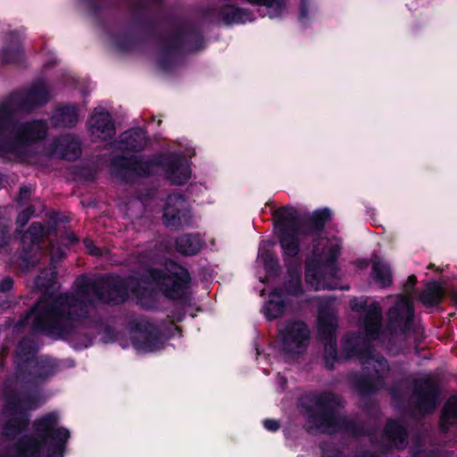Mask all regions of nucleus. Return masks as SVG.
I'll return each instance as SVG.
<instances>
[{"label": "nucleus", "instance_id": "f257e3e1", "mask_svg": "<svg viewBox=\"0 0 457 457\" xmlns=\"http://www.w3.org/2000/svg\"><path fill=\"white\" fill-rule=\"evenodd\" d=\"M35 288L42 293L35 305L20 324H24L31 315L32 331L53 340L69 341L75 349L92 345L102 324L89 317L92 299H81L76 293H61L55 295L60 285L56 270H42L34 279Z\"/></svg>", "mask_w": 457, "mask_h": 457}, {"label": "nucleus", "instance_id": "f03ea898", "mask_svg": "<svg viewBox=\"0 0 457 457\" xmlns=\"http://www.w3.org/2000/svg\"><path fill=\"white\" fill-rule=\"evenodd\" d=\"M4 411L8 416L2 425V438L15 441L12 449L15 454L2 453L0 457H64L69 429L58 427V415L46 413L32 423L33 433L21 436L30 422V411L39 406L37 394L21 390L17 381L5 380L3 386Z\"/></svg>", "mask_w": 457, "mask_h": 457}, {"label": "nucleus", "instance_id": "7ed1b4c3", "mask_svg": "<svg viewBox=\"0 0 457 457\" xmlns=\"http://www.w3.org/2000/svg\"><path fill=\"white\" fill-rule=\"evenodd\" d=\"M83 1L96 19L100 18L104 10L118 11L123 6L126 7L131 25L144 29L146 37L155 41L159 51L157 65L163 71L172 70L184 54H193L205 48L202 29L192 22L180 23L165 37L158 32L150 5H160L163 0Z\"/></svg>", "mask_w": 457, "mask_h": 457}, {"label": "nucleus", "instance_id": "20e7f679", "mask_svg": "<svg viewBox=\"0 0 457 457\" xmlns=\"http://www.w3.org/2000/svg\"><path fill=\"white\" fill-rule=\"evenodd\" d=\"M112 172L122 180L129 182L130 175L147 179L154 175V167L165 170L166 179L176 186L185 185L190 179V170L183 165V159L175 153H158L148 159L140 155L117 154L111 159Z\"/></svg>", "mask_w": 457, "mask_h": 457}, {"label": "nucleus", "instance_id": "39448f33", "mask_svg": "<svg viewBox=\"0 0 457 457\" xmlns=\"http://www.w3.org/2000/svg\"><path fill=\"white\" fill-rule=\"evenodd\" d=\"M273 218L278 240L279 241L284 234L293 235L300 247V237L320 238L325 225L332 218V212L328 207H323L300 219L296 209L287 205L275 210Z\"/></svg>", "mask_w": 457, "mask_h": 457}, {"label": "nucleus", "instance_id": "423d86ee", "mask_svg": "<svg viewBox=\"0 0 457 457\" xmlns=\"http://www.w3.org/2000/svg\"><path fill=\"white\" fill-rule=\"evenodd\" d=\"M135 280L133 277L119 274H103L96 278L82 275L76 279L78 294L81 299H95L108 305H120L129 297V287Z\"/></svg>", "mask_w": 457, "mask_h": 457}, {"label": "nucleus", "instance_id": "0eeeda50", "mask_svg": "<svg viewBox=\"0 0 457 457\" xmlns=\"http://www.w3.org/2000/svg\"><path fill=\"white\" fill-rule=\"evenodd\" d=\"M341 408H344L343 398L333 392L310 394L298 402L299 411L309 425L308 433L312 428L331 433Z\"/></svg>", "mask_w": 457, "mask_h": 457}, {"label": "nucleus", "instance_id": "6e6552de", "mask_svg": "<svg viewBox=\"0 0 457 457\" xmlns=\"http://www.w3.org/2000/svg\"><path fill=\"white\" fill-rule=\"evenodd\" d=\"M48 132L45 120H33L19 123L15 120L13 129L0 135V155L12 154L16 156H28L27 147L44 140Z\"/></svg>", "mask_w": 457, "mask_h": 457}, {"label": "nucleus", "instance_id": "1a4fd4ad", "mask_svg": "<svg viewBox=\"0 0 457 457\" xmlns=\"http://www.w3.org/2000/svg\"><path fill=\"white\" fill-rule=\"evenodd\" d=\"M50 100V92L43 84H35L22 92H13L0 104V135L13 129L15 110L30 112L45 105Z\"/></svg>", "mask_w": 457, "mask_h": 457}, {"label": "nucleus", "instance_id": "9d476101", "mask_svg": "<svg viewBox=\"0 0 457 457\" xmlns=\"http://www.w3.org/2000/svg\"><path fill=\"white\" fill-rule=\"evenodd\" d=\"M141 280L154 283L165 298L177 301L185 296L191 276L187 268L178 265L174 270L149 268Z\"/></svg>", "mask_w": 457, "mask_h": 457}, {"label": "nucleus", "instance_id": "9b49d317", "mask_svg": "<svg viewBox=\"0 0 457 457\" xmlns=\"http://www.w3.org/2000/svg\"><path fill=\"white\" fill-rule=\"evenodd\" d=\"M278 244L287 268L283 294L295 297L301 296L304 292L302 284V262L298 258L301 248L293 235L289 234H284Z\"/></svg>", "mask_w": 457, "mask_h": 457}, {"label": "nucleus", "instance_id": "f8f14e48", "mask_svg": "<svg viewBox=\"0 0 457 457\" xmlns=\"http://www.w3.org/2000/svg\"><path fill=\"white\" fill-rule=\"evenodd\" d=\"M318 335L324 345V366L327 370L335 369L339 362L337 345V317L333 312L326 307H320L318 312Z\"/></svg>", "mask_w": 457, "mask_h": 457}, {"label": "nucleus", "instance_id": "ddd939ff", "mask_svg": "<svg viewBox=\"0 0 457 457\" xmlns=\"http://www.w3.org/2000/svg\"><path fill=\"white\" fill-rule=\"evenodd\" d=\"M278 331L285 352L302 353L307 349L310 341V329L305 322L290 320L283 328H279Z\"/></svg>", "mask_w": 457, "mask_h": 457}, {"label": "nucleus", "instance_id": "4468645a", "mask_svg": "<svg viewBox=\"0 0 457 457\" xmlns=\"http://www.w3.org/2000/svg\"><path fill=\"white\" fill-rule=\"evenodd\" d=\"M337 267L320 262L316 253L305 260V282L315 290L329 287L328 281L336 278Z\"/></svg>", "mask_w": 457, "mask_h": 457}, {"label": "nucleus", "instance_id": "2eb2a0df", "mask_svg": "<svg viewBox=\"0 0 457 457\" xmlns=\"http://www.w3.org/2000/svg\"><path fill=\"white\" fill-rule=\"evenodd\" d=\"M190 218L191 212L186 205L185 196L179 193L169 195L162 212L163 225L171 229H179Z\"/></svg>", "mask_w": 457, "mask_h": 457}, {"label": "nucleus", "instance_id": "dca6fc26", "mask_svg": "<svg viewBox=\"0 0 457 457\" xmlns=\"http://www.w3.org/2000/svg\"><path fill=\"white\" fill-rule=\"evenodd\" d=\"M56 365L46 357L33 359L29 364H19L17 379L32 385L45 382L55 373Z\"/></svg>", "mask_w": 457, "mask_h": 457}, {"label": "nucleus", "instance_id": "f3484780", "mask_svg": "<svg viewBox=\"0 0 457 457\" xmlns=\"http://www.w3.org/2000/svg\"><path fill=\"white\" fill-rule=\"evenodd\" d=\"M134 329L137 335L132 337V345L137 350L151 353L163 346L162 335L154 323L140 320L136 322Z\"/></svg>", "mask_w": 457, "mask_h": 457}, {"label": "nucleus", "instance_id": "a211bd4d", "mask_svg": "<svg viewBox=\"0 0 457 457\" xmlns=\"http://www.w3.org/2000/svg\"><path fill=\"white\" fill-rule=\"evenodd\" d=\"M414 313L412 301L407 296H401L388 310V325L391 328L407 333L412 328Z\"/></svg>", "mask_w": 457, "mask_h": 457}, {"label": "nucleus", "instance_id": "6ab92c4d", "mask_svg": "<svg viewBox=\"0 0 457 457\" xmlns=\"http://www.w3.org/2000/svg\"><path fill=\"white\" fill-rule=\"evenodd\" d=\"M413 396L415 397V409L419 412L431 413L438 403L439 387L432 378H422L414 384Z\"/></svg>", "mask_w": 457, "mask_h": 457}, {"label": "nucleus", "instance_id": "aec40b11", "mask_svg": "<svg viewBox=\"0 0 457 457\" xmlns=\"http://www.w3.org/2000/svg\"><path fill=\"white\" fill-rule=\"evenodd\" d=\"M88 124L91 136L102 141H107L115 137V123L110 112L103 107L94 109L90 115Z\"/></svg>", "mask_w": 457, "mask_h": 457}, {"label": "nucleus", "instance_id": "412c9836", "mask_svg": "<svg viewBox=\"0 0 457 457\" xmlns=\"http://www.w3.org/2000/svg\"><path fill=\"white\" fill-rule=\"evenodd\" d=\"M361 337L355 333H348L342 342V349L346 353V357H357L362 364L369 363L375 360V354L371 346V342L367 337L362 345H360Z\"/></svg>", "mask_w": 457, "mask_h": 457}, {"label": "nucleus", "instance_id": "4be33fe9", "mask_svg": "<svg viewBox=\"0 0 457 457\" xmlns=\"http://www.w3.org/2000/svg\"><path fill=\"white\" fill-rule=\"evenodd\" d=\"M218 17L226 26L245 24L248 21H253L255 19L252 11L232 3L222 4L218 11Z\"/></svg>", "mask_w": 457, "mask_h": 457}, {"label": "nucleus", "instance_id": "5701e85b", "mask_svg": "<svg viewBox=\"0 0 457 457\" xmlns=\"http://www.w3.org/2000/svg\"><path fill=\"white\" fill-rule=\"evenodd\" d=\"M148 143L146 130L141 127L129 129L120 135L119 148L124 152L139 153Z\"/></svg>", "mask_w": 457, "mask_h": 457}, {"label": "nucleus", "instance_id": "b1692460", "mask_svg": "<svg viewBox=\"0 0 457 457\" xmlns=\"http://www.w3.org/2000/svg\"><path fill=\"white\" fill-rule=\"evenodd\" d=\"M363 329L369 340H378L382 331V308L378 302L370 304L369 310L364 313Z\"/></svg>", "mask_w": 457, "mask_h": 457}, {"label": "nucleus", "instance_id": "393cba45", "mask_svg": "<svg viewBox=\"0 0 457 457\" xmlns=\"http://www.w3.org/2000/svg\"><path fill=\"white\" fill-rule=\"evenodd\" d=\"M353 386L361 397L374 395L385 384V378L375 370V374H359L355 375L353 381Z\"/></svg>", "mask_w": 457, "mask_h": 457}, {"label": "nucleus", "instance_id": "a878e982", "mask_svg": "<svg viewBox=\"0 0 457 457\" xmlns=\"http://www.w3.org/2000/svg\"><path fill=\"white\" fill-rule=\"evenodd\" d=\"M24 57L21 37L16 31H10L6 37L5 46L1 51L2 62L4 64H17L22 62Z\"/></svg>", "mask_w": 457, "mask_h": 457}, {"label": "nucleus", "instance_id": "bb28decb", "mask_svg": "<svg viewBox=\"0 0 457 457\" xmlns=\"http://www.w3.org/2000/svg\"><path fill=\"white\" fill-rule=\"evenodd\" d=\"M204 245V240L198 233H183L174 241V249L183 256H195Z\"/></svg>", "mask_w": 457, "mask_h": 457}, {"label": "nucleus", "instance_id": "cd10ccee", "mask_svg": "<svg viewBox=\"0 0 457 457\" xmlns=\"http://www.w3.org/2000/svg\"><path fill=\"white\" fill-rule=\"evenodd\" d=\"M384 436L396 449L402 450L407 445V428L398 420L390 419L386 420Z\"/></svg>", "mask_w": 457, "mask_h": 457}, {"label": "nucleus", "instance_id": "c85d7f7f", "mask_svg": "<svg viewBox=\"0 0 457 457\" xmlns=\"http://www.w3.org/2000/svg\"><path fill=\"white\" fill-rule=\"evenodd\" d=\"M79 121V111L75 104H66L57 107L51 117L54 127L73 128Z\"/></svg>", "mask_w": 457, "mask_h": 457}, {"label": "nucleus", "instance_id": "c756f323", "mask_svg": "<svg viewBox=\"0 0 457 457\" xmlns=\"http://www.w3.org/2000/svg\"><path fill=\"white\" fill-rule=\"evenodd\" d=\"M312 253H316L320 262L337 267V262L341 252L340 245L330 242L324 243L320 238H312Z\"/></svg>", "mask_w": 457, "mask_h": 457}, {"label": "nucleus", "instance_id": "7c9ffc66", "mask_svg": "<svg viewBox=\"0 0 457 457\" xmlns=\"http://www.w3.org/2000/svg\"><path fill=\"white\" fill-rule=\"evenodd\" d=\"M52 146L63 159H77L81 154L80 142L70 135L54 139Z\"/></svg>", "mask_w": 457, "mask_h": 457}, {"label": "nucleus", "instance_id": "2f4dec72", "mask_svg": "<svg viewBox=\"0 0 457 457\" xmlns=\"http://www.w3.org/2000/svg\"><path fill=\"white\" fill-rule=\"evenodd\" d=\"M270 296V298L264 305L265 317L268 320L279 319L284 315L287 308L282 288L272 289Z\"/></svg>", "mask_w": 457, "mask_h": 457}, {"label": "nucleus", "instance_id": "473e14b6", "mask_svg": "<svg viewBox=\"0 0 457 457\" xmlns=\"http://www.w3.org/2000/svg\"><path fill=\"white\" fill-rule=\"evenodd\" d=\"M331 432H343L355 438L364 436L367 434L364 424L361 421L340 414Z\"/></svg>", "mask_w": 457, "mask_h": 457}, {"label": "nucleus", "instance_id": "72a5a7b5", "mask_svg": "<svg viewBox=\"0 0 457 457\" xmlns=\"http://www.w3.org/2000/svg\"><path fill=\"white\" fill-rule=\"evenodd\" d=\"M445 297V291L440 282L431 280L428 282L420 293L419 300L425 307H436Z\"/></svg>", "mask_w": 457, "mask_h": 457}, {"label": "nucleus", "instance_id": "f704fd0d", "mask_svg": "<svg viewBox=\"0 0 457 457\" xmlns=\"http://www.w3.org/2000/svg\"><path fill=\"white\" fill-rule=\"evenodd\" d=\"M44 237L45 227L40 222H32L21 238L25 254H28L34 246H37Z\"/></svg>", "mask_w": 457, "mask_h": 457}, {"label": "nucleus", "instance_id": "c9c22d12", "mask_svg": "<svg viewBox=\"0 0 457 457\" xmlns=\"http://www.w3.org/2000/svg\"><path fill=\"white\" fill-rule=\"evenodd\" d=\"M16 352L21 361V364H29L37 352V342L33 338L25 337L18 343Z\"/></svg>", "mask_w": 457, "mask_h": 457}, {"label": "nucleus", "instance_id": "e433bc0d", "mask_svg": "<svg viewBox=\"0 0 457 457\" xmlns=\"http://www.w3.org/2000/svg\"><path fill=\"white\" fill-rule=\"evenodd\" d=\"M371 275L374 280L380 284L382 287H387L393 282L391 270L386 264L381 262L373 263Z\"/></svg>", "mask_w": 457, "mask_h": 457}, {"label": "nucleus", "instance_id": "4c0bfd02", "mask_svg": "<svg viewBox=\"0 0 457 457\" xmlns=\"http://www.w3.org/2000/svg\"><path fill=\"white\" fill-rule=\"evenodd\" d=\"M113 45L121 53L132 52L138 45V39L128 33L116 34L112 37Z\"/></svg>", "mask_w": 457, "mask_h": 457}, {"label": "nucleus", "instance_id": "58836bf2", "mask_svg": "<svg viewBox=\"0 0 457 457\" xmlns=\"http://www.w3.org/2000/svg\"><path fill=\"white\" fill-rule=\"evenodd\" d=\"M263 267L269 276L278 277L280 273L279 262L270 252H267L263 257Z\"/></svg>", "mask_w": 457, "mask_h": 457}, {"label": "nucleus", "instance_id": "ea45409f", "mask_svg": "<svg viewBox=\"0 0 457 457\" xmlns=\"http://www.w3.org/2000/svg\"><path fill=\"white\" fill-rule=\"evenodd\" d=\"M320 457H342V451L333 442L324 441L320 444Z\"/></svg>", "mask_w": 457, "mask_h": 457}, {"label": "nucleus", "instance_id": "a19ab883", "mask_svg": "<svg viewBox=\"0 0 457 457\" xmlns=\"http://www.w3.org/2000/svg\"><path fill=\"white\" fill-rule=\"evenodd\" d=\"M443 418L457 420V395L450 397L442 410Z\"/></svg>", "mask_w": 457, "mask_h": 457}, {"label": "nucleus", "instance_id": "79ce46f5", "mask_svg": "<svg viewBox=\"0 0 457 457\" xmlns=\"http://www.w3.org/2000/svg\"><path fill=\"white\" fill-rule=\"evenodd\" d=\"M129 289L132 295L140 302L153 295V292L148 287L138 282L135 283L131 287H129Z\"/></svg>", "mask_w": 457, "mask_h": 457}, {"label": "nucleus", "instance_id": "37998d69", "mask_svg": "<svg viewBox=\"0 0 457 457\" xmlns=\"http://www.w3.org/2000/svg\"><path fill=\"white\" fill-rule=\"evenodd\" d=\"M34 212L35 208L31 205L21 211L16 218V225L20 228L25 227Z\"/></svg>", "mask_w": 457, "mask_h": 457}, {"label": "nucleus", "instance_id": "c03bdc74", "mask_svg": "<svg viewBox=\"0 0 457 457\" xmlns=\"http://www.w3.org/2000/svg\"><path fill=\"white\" fill-rule=\"evenodd\" d=\"M102 335V340L104 343L113 342L117 337L116 329L109 325L103 326Z\"/></svg>", "mask_w": 457, "mask_h": 457}, {"label": "nucleus", "instance_id": "a18cd8bd", "mask_svg": "<svg viewBox=\"0 0 457 457\" xmlns=\"http://www.w3.org/2000/svg\"><path fill=\"white\" fill-rule=\"evenodd\" d=\"M351 309L356 312H366L369 310L370 304L366 300L360 301L357 298H353L350 301Z\"/></svg>", "mask_w": 457, "mask_h": 457}, {"label": "nucleus", "instance_id": "49530a36", "mask_svg": "<svg viewBox=\"0 0 457 457\" xmlns=\"http://www.w3.org/2000/svg\"><path fill=\"white\" fill-rule=\"evenodd\" d=\"M299 21L302 24H306L309 21V2L308 0H301Z\"/></svg>", "mask_w": 457, "mask_h": 457}, {"label": "nucleus", "instance_id": "de8ad7c7", "mask_svg": "<svg viewBox=\"0 0 457 457\" xmlns=\"http://www.w3.org/2000/svg\"><path fill=\"white\" fill-rule=\"evenodd\" d=\"M253 5L267 6V7H281V0H248Z\"/></svg>", "mask_w": 457, "mask_h": 457}, {"label": "nucleus", "instance_id": "09e8293b", "mask_svg": "<svg viewBox=\"0 0 457 457\" xmlns=\"http://www.w3.org/2000/svg\"><path fill=\"white\" fill-rule=\"evenodd\" d=\"M373 361H375L378 365V368L375 367L374 370H378L379 371V373L385 377V373L387 372L389 370L387 360L383 356H378V357L375 358V360H373Z\"/></svg>", "mask_w": 457, "mask_h": 457}, {"label": "nucleus", "instance_id": "8fccbe9b", "mask_svg": "<svg viewBox=\"0 0 457 457\" xmlns=\"http://www.w3.org/2000/svg\"><path fill=\"white\" fill-rule=\"evenodd\" d=\"M416 284H417V277L415 275H410L407 278V280L405 281V283L403 284V290L406 294H410L411 293L415 287H416Z\"/></svg>", "mask_w": 457, "mask_h": 457}, {"label": "nucleus", "instance_id": "3c124183", "mask_svg": "<svg viewBox=\"0 0 457 457\" xmlns=\"http://www.w3.org/2000/svg\"><path fill=\"white\" fill-rule=\"evenodd\" d=\"M13 279L7 276L4 278L2 280H0V292L1 293H7L12 290L13 287Z\"/></svg>", "mask_w": 457, "mask_h": 457}, {"label": "nucleus", "instance_id": "603ef678", "mask_svg": "<svg viewBox=\"0 0 457 457\" xmlns=\"http://www.w3.org/2000/svg\"><path fill=\"white\" fill-rule=\"evenodd\" d=\"M263 426L267 430H269L270 432H276L279 429L280 423L278 420H276L266 419L263 421Z\"/></svg>", "mask_w": 457, "mask_h": 457}, {"label": "nucleus", "instance_id": "864d4df0", "mask_svg": "<svg viewBox=\"0 0 457 457\" xmlns=\"http://www.w3.org/2000/svg\"><path fill=\"white\" fill-rule=\"evenodd\" d=\"M85 245L87 248L89 253L93 256H101L103 252L100 247H97L94 245L92 241L85 242Z\"/></svg>", "mask_w": 457, "mask_h": 457}, {"label": "nucleus", "instance_id": "5fc2aeb1", "mask_svg": "<svg viewBox=\"0 0 457 457\" xmlns=\"http://www.w3.org/2000/svg\"><path fill=\"white\" fill-rule=\"evenodd\" d=\"M170 317L177 322L182 321L185 318V311L183 308H175L171 311Z\"/></svg>", "mask_w": 457, "mask_h": 457}, {"label": "nucleus", "instance_id": "6e6d98bb", "mask_svg": "<svg viewBox=\"0 0 457 457\" xmlns=\"http://www.w3.org/2000/svg\"><path fill=\"white\" fill-rule=\"evenodd\" d=\"M449 420L450 418H443V413H441L439 420V428L441 431L447 432L449 430V428L451 426Z\"/></svg>", "mask_w": 457, "mask_h": 457}, {"label": "nucleus", "instance_id": "4d7b16f0", "mask_svg": "<svg viewBox=\"0 0 457 457\" xmlns=\"http://www.w3.org/2000/svg\"><path fill=\"white\" fill-rule=\"evenodd\" d=\"M30 196V188L27 186H22L19 190V198L21 200H28Z\"/></svg>", "mask_w": 457, "mask_h": 457}, {"label": "nucleus", "instance_id": "13d9d810", "mask_svg": "<svg viewBox=\"0 0 457 457\" xmlns=\"http://www.w3.org/2000/svg\"><path fill=\"white\" fill-rule=\"evenodd\" d=\"M453 299L454 300V302L457 304V291L453 294Z\"/></svg>", "mask_w": 457, "mask_h": 457}, {"label": "nucleus", "instance_id": "bf43d9fd", "mask_svg": "<svg viewBox=\"0 0 457 457\" xmlns=\"http://www.w3.org/2000/svg\"><path fill=\"white\" fill-rule=\"evenodd\" d=\"M355 457H367V452H365V453H361L360 455H357Z\"/></svg>", "mask_w": 457, "mask_h": 457}, {"label": "nucleus", "instance_id": "052dcab7", "mask_svg": "<svg viewBox=\"0 0 457 457\" xmlns=\"http://www.w3.org/2000/svg\"><path fill=\"white\" fill-rule=\"evenodd\" d=\"M434 268H435V264H432V263H430V264L428 266V269H429V270H430V269H434Z\"/></svg>", "mask_w": 457, "mask_h": 457}, {"label": "nucleus", "instance_id": "680f3d73", "mask_svg": "<svg viewBox=\"0 0 457 457\" xmlns=\"http://www.w3.org/2000/svg\"><path fill=\"white\" fill-rule=\"evenodd\" d=\"M427 457H435V456L432 454H428Z\"/></svg>", "mask_w": 457, "mask_h": 457}]
</instances>
